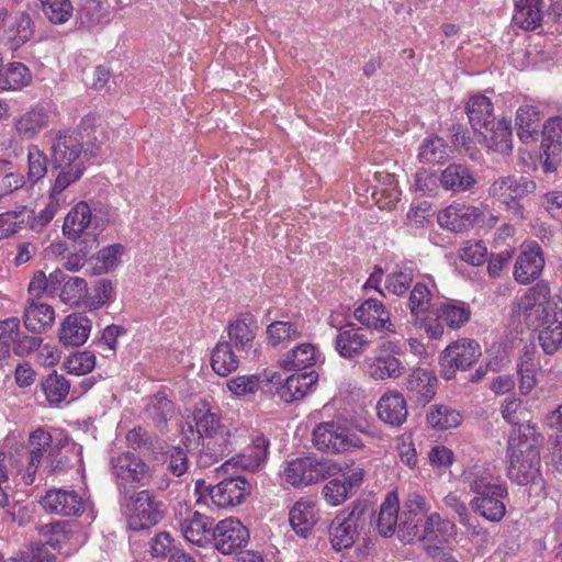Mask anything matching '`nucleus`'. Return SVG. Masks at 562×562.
Masks as SVG:
<instances>
[{"instance_id": "1", "label": "nucleus", "mask_w": 562, "mask_h": 562, "mask_svg": "<svg viewBox=\"0 0 562 562\" xmlns=\"http://www.w3.org/2000/svg\"><path fill=\"white\" fill-rule=\"evenodd\" d=\"M45 139L50 143L49 151L56 176L79 180L86 169L81 158L83 148L85 156H98L108 135L101 117L89 114L82 119L77 131L49 132L45 134Z\"/></svg>"}, {"instance_id": "2", "label": "nucleus", "mask_w": 562, "mask_h": 562, "mask_svg": "<svg viewBox=\"0 0 562 562\" xmlns=\"http://www.w3.org/2000/svg\"><path fill=\"white\" fill-rule=\"evenodd\" d=\"M402 512V541H419L429 554H435L454 533V525L437 513L424 517L430 509L426 498L411 494Z\"/></svg>"}, {"instance_id": "3", "label": "nucleus", "mask_w": 562, "mask_h": 562, "mask_svg": "<svg viewBox=\"0 0 562 562\" xmlns=\"http://www.w3.org/2000/svg\"><path fill=\"white\" fill-rule=\"evenodd\" d=\"M198 441L186 437L188 449H199L198 462L207 467L231 453L237 443L234 429L223 424L221 417L206 403L196 406L193 413Z\"/></svg>"}, {"instance_id": "4", "label": "nucleus", "mask_w": 562, "mask_h": 562, "mask_svg": "<svg viewBox=\"0 0 562 562\" xmlns=\"http://www.w3.org/2000/svg\"><path fill=\"white\" fill-rule=\"evenodd\" d=\"M541 436L531 424L513 428L507 441V476L518 485L535 481L540 474Z\"/></svg>"}, {"instance_id": "5", "label": "nucleus", "mask_w": 562, "mask_h": 562, "mask_svg": "<svg viewBox=\"0 0 562 562\" xmlns=\"http://www.w3.org/2000/svg\"><path fill=\"white\" fill-rule=\"evenodd\" d=\"M540 291L530 289L520 301V306L527 311L537 306L539 315V342L547 355H553L562 346V303H538Z\"/></svg>"}, {"instance_id": "6", "label": "nucleus", "mask_w": 562, "mask_h": 562, "mask_svg": "<svg viewBox=\"0 0 562 562\" xmlns=\"http://www.w3.org/2000/svg\"><path fill=\"white\" fill-rule=\"evenodd\" d=\"M341 471V465L331 459L304 457L289 461L282 471V479L300 488L335 476Z\"/></svg>"}, {"instance_id": "7", "label": "nucleus", "mask_w": 562, "mask_h": 562, "mask_svg": "<svg viewBox=\"0 0 562 562\" xmlns=\"http://www.w3.org/2000/svg\"><path fill=\"white\" fill-rule=\"evenodd\" d=\"M313 443L324 452L345 453L363 447L361 438L341 420L318 424L313 429Z\"/></svg>"}, {"instance_id": "8", "label": "nucleus", "mask_w": 562, "mask_h": 562, "mask_svg": "<svg viewBox=\"0 0 562 562\" xmlns=\"http://www.w3.org/2000/svg\"><path fill=\"white\" fill-rule=\"evenodd\" d=\"M111 473L116 485L127 493L130 490L149 485L151 468L132 452H122L110 460Z\"/></svg>"}, {"instance_id": "9", "label": "nucleus", "mask_w": 562, "mask_h": 562, "mask_svg": "<svg viewBox=\"0 0 562 562\" xmlns=\"http://www.w3.org/2000/svg\"><path fill=\"white\" fill-rule=\"evenodd\" d=\"M127 526L132 530H142L157 525L164 517V503L150 491L135 492L126 499Z\"/></svg>"}, {"instance_id": "10", "label": "nucleus", "mask_w": 562, "mask_h": 562, "mask_svg": "<svg viewBox=\"0 0 562 562\" xmlns=\"http://www.w3.org/2000/svg\"><path fill=\"white\" fill-rule=\"evenodd\" d=\"M536 190V183L522 176H502L493 181L488 194L506 210L512 211L514 217L521 220L522 206L520 200Z\"/></svg>"}, {"instance_id": "11", "label": "nucleus", "mask_w": 562, "mask_h": 562, "mask_svg": "<svg viewBox=\"0 0 562 562\" xmlns=\"http://www.w3.org/2000/svg\"><path fill=\"white\" fill-rule=\"evenodd\" d=\"M480 345L469 338L458 339L441 352L439 361L446 379H451L457 370L471 368L481 357Z\"/></svg>"}, {"instance_id": "12", "label": "nucleus", "mask_w": 562, "mask_h": 562, "mask_svg": "<svg viewBox=\"0 0 562 562\" xmlns=\"http://www.w3.org/2000/svg\"><path fill=\"white\" fill-rule=\"evenodd\" d=\"M393 352V342H383L373 356L367 357L363 360L362 369L364 374L374 381L395 380L402 376L405 372V367Z\"/></svg>"}, {"instance_id": "13", "label": "nucleus", "mask_w": 562, "mask_h": 562, "mask_svg": "<svg viewBox=\"0 0 562 562\" xmlns=\"http://www.w3.org/2000/svg\"><path fill=\"white\" fill-rule=\"evenodd\" d=\"M361 514L353 509L340 512L330 522L329 539L335 551L350 549L360 539Z\"/></svg>"}, {"instance_id": "14", "label": "nucleus", "mask_w": 562, "mask_h": 562, "mask_svg": "<svg viewBox=\"0 0 562 562\" xmlns=\"http://www.w3.org/2000/svg\"><path fill=\"white\" fill-rule=\"evenodd\" d=\"M439 226L451 233H463L484 223L483 211L464 202H453L438 213Z\"/></svg>"}, {"instance_id": "15", "label": "nucleus", "mask_w": 562, "mask_h": 562, "mask_svg": "<svg viewBox=\"0 0 562 562\" xmlns=\"http://www.w3.org/2000/svg\"><path fill=\"white\" fill-rule=\"evenodd\" d=\"M33 22L23 11L8 13L0 10V41L10 49L15 50L31 40Z\"/></svg>"}, {"instance_id": "16", "label": "nucleus", "mask_w": 562, "mask_h": 562, "mask_svg": "<svg viewBox=\"0 0 562 562\" xmlns=\"http://www.w3.org/2000/svg\"><path fill=\"white\" fill-rule=\"evenodd\" d=\"M212 538L217 551L233 554L241 550L249 540L248 529L236 518H225L213 528Z\"/></svg>"}, {"instance_id": "17", "label": "nucleus", "mask_w": 562, "mask_h": 562, "mask_svg": "<svg viewBox=\"0 0 562 562\" xmlns=\"http://www.w3.org/2000/svg\"><path fill=\"white\" fill-rule=\"evenodd\" d=\"M544 267V257L540 245L535 240L525 241L514 267V278L520 284H529L538 279Z\"/></svg>"}, {"instance_id": "18", "label": "nucleus", "mask_w": 562, "mask_h": 562, "mask_svg": "<svg viewBox=\"0 0 562 562\" xmlns=\"http://www.w3.org/2000/svg\"><path fill=\"white\" fill-rule=\"evenodd\" d=\"M364 470L353 468L344 473L341 479L329 480L322 488V496L326 504L336 507L349 499L362 485Z\"/></svg>"}, {"instance_id": "19", "label": "nucleus", "mask_w": 562, "mask_h": 562, "mask_svg": "<svg viewBox=\"0 0 562 562\" xmlns=\"http://www.w3.org/2000/svg\"><path fill=\"white\" fill-rule=\"evenodd\" d=\"M177 525L184 539L199 547H203L212 537L213 520L187 506L180 507Z\"/></svg>"}, {"instance_id": "20", "label": "nucleus", "mask_w": 562, "mask_h": 562, "mask_svg": "<svg viewBox=\"0 0 562 562\" xmlns=\"http://www.w3.org/2000/svg\"><path fill=\"white\" fill-rule=\"evenodd\" d=\"M461 480L474 496L506 487L495 467L486 463L465 468L461 474Z\"/></svg>"}, {"instance_id": "21", "label": "nucleus", "mask_w": 562, "mask_h": 562, "mask_svg": "<svg viewBox=\"0 0 562 562\" xmlns=\"http://www.w3.org/2000/svg\"><path fill=\"white\" fill-rule=\"evenodd\" d=\"M40 503L45 512L60 516H78L85 510L83 498L75 491L63 488L48 490Z\"/></svg>"}, {"instance_id": "22", "label": "nucleus", "mask_w": 562, "mask_h": 562, "mask_svg": "<svg viewBox=\"0 0 562 562\" xmlns=\"http://www.w3.org/2000/svg\"><path fill=\"white\" fill-rule=\"evenodd\" d=\"M372 345V334L361 327L347 326L341 328L335 339V349L347 360L362 356Z\"/></svg>"}, {"instance_id": "23", "label": "nucleus", "mask_w": 562, "mask_h": 562, "mask_svg": "<svg viewBox=\"0 0 562 562\" xmlns=\"http://www.w3.org/2000/svg\"><path fill=\"white\" fill-rule=\"evenodd\" d=\"M355 318L368 328L382 331L384 335L395 334V325L384 304L376 299H367L353 312Z\"/></svg>"}, {"instance_id": "24", "label": "nucleus", "mask_w": 562, "mask_h": 562, "mask_svg": "<svg viewBox=\"0 0 562 562\" xmlns=\"http://www.w3.org/2000/svg\"><path fill=\"white\" fill-rule=\"evenodd\" d=\"M92 329L91 319L83 313L67 315L58 328V340L65 347H80L89 338Z\"/></svg>"}, {"instance_id": "25", "label": "nucleus", "mask_w": 562, "mask_h": 562, "mask_svg": "<svg viewBox=\"0 0 562 562\" xmlns=\"http://www.w3.org/2000/svg\"><path fill=\"white\" fill-rule=\"evenodd\" d=\"M247 481L241 476L229 477L206 487L212 503L218 508L239 505L246 495Z\"/></svg>"}, {"instance_id": "26", "label": "nucleus", "mask_w": 562, "mask_h": 562, "mask_svg": "<svg viewBox=\"0 0 562 562\" xmlns=\"http://www.w3.org/2000/svg\"><path fill=\"white\" fill-rule=\"evenodd\" d=\"M22 318L24 327L29 331L40 335L53 327L56 313L50 304L35 299H27Z\"/></svg>"}, {"instance_id": "27", "label": "nucleus", "mask_w": 562, "mask_h": 562, "mask_svg": "<svg viewBox=\"0 0 562 562\" xmlns=\"http://www.w3.org/2000/svg\"><path fill=\"white\" fill-rule=\"evenodd\" d=\"M56 438L57 437H55L53 434L42 428L34 430L30 435L29 442L31 450L27 457L25 473L23 474V481L26 484H32L34 482L36 470L41 464L44 454L47 452L48 456L53 450Z\"/></svg>"}, {"instance_id": "28", "label": "nucleus", "mask_w": 562, "mask_h": 562, "mask_svg": "<svg viewBox=\"0 0 562 562\" xmlns=\"http://www.w3.org/2000/svg\"><path fill=\"white\" fill-rule=\"evenodd\" d=\"M54 114L44 104H37L22 114L14 123V130L22 139H33L53 122Z\"/></svg>"}, {"instance_id": "29", "label": "nucleus", "mask_w": 562, "mask_h": 562, "mask_svg": "<svg viewBox=\"0 0 562 562\" xmlns=\"http://www.w3.org/2000/svg\"><path fill=\"white\" fill-rule=\"evenodd\" d=\"M437 381L434 372L422 368L414 369L406 381L408 398L425 406L436 394Z\"/></svg>"}, {"instance_id": "30", "label": "nucleus", "mask_w": 562, "mask_h": 562, "mask_svg": "<svg viewBox=\"0 0 562 562\" xmlns=\"http://www.w3.org/2000/svg\"><path fill=\"white\" fill-rule=\"evenodd\" d=\"M508 496L507 486L470 501L472 510L492 522H499L506 515L504 499Z\"/></svg>"}, {"instance_id": "31", "label": "nucleus", "mask_w": 562, "mask_h": 562, "mask_svg": "<svg viewBox=\"0 0 562 562\" xmlns=\"http://www.w3.org/2000/svg\"><path fill=\"white\" fill-rule=\"evenodd\" d=\"M98 227V220L92 214L91 207L85 201L78 202L67 213L63 232L68 238L76 239L82 234H88L90 228Z\"/></svg>"}, {"instance_id": "32", "label": "nucleus", "mask_w": 562, "mask_h": 562, "mask_svg": "<svg viewBox=\"0 0 562 562\" xmlns=\"http://www.w3.org/2000/svg\"><path fill=\"white\" fill-rule=\"evenodd\" d=\"M318 375L315 371L292 374L279 383L277 393L285 403L302 400L316 385Z\"/></svg>"}, {"instance_id": "33", "label": "nucleus", "mask_w": 562, "mask_h": 562, "mask_svg": "<svg viewBox=\"0 0 562 562\" xmlns=\"http://www.w3.org/2000/svg\"><path fill=\"white\" fill-rule=\"evenodd\" d=\"M78 181V179L67 178L65 176H56L54 183L49 190L48 202L44 210L36 216L35 221L40 226L47 225L56 215V213L68 202L66 189Z\"/></svg>"}, {"instance_id": "34", "label": "nucleus", "mask_w": 562, "mask_h": 562, "mask_svg": "<svg viewBox=\"0 0 562 562\" xmlns=\"http://www.w3.org/2000/svg\"><path fill=\"white\" fill-rule=\"evenodd\" d=\"M46 459L50 472L63 471L75 463H81V447L58 434L54 448Z\"/></svg>"}, {"instance_id": "35", "label": "nucleus", "mask_w": 562, "mask_h": 562, "mask_svg": "<svg viewBox=\"0 0 562 562\" xmlns=\"http://www.w3.org/2000/svg\"><path fill=\"white\" fill-rule=\"evenodd\" d=\"M402 514L400 515V502L395 493H389L380 506L379 514L374 519L378 532L383 537L392 536L398 529L400 538Z\"/></svg>"}, {"instance_id": "36", "label": "nucleus", "mask_w": 562, "mask_h": 562, "mask_svg": "<svg viewBox=\"0 0 562 562\" xmlns=\"http://www.w3.org/2000/svg\"><path fill=\"white\" fill-rule=\"evenodd\" d=\"M269 441L263 436H257L250 446H248L241 453L233 457L223 465L237 467L247 471L258 470L266 461L268 453Z\"/></svg>"}, {"instance_id": "37", "label": "nucleus", "mask_w": 562, "mask_h": 562, "mask_svg": "<svg viewBox=\"0 0 562 562\" xmlns=\"http://www.w3.org/2000/svg\"><path fill=\"white\" fill-rule=\"evenodd\" d=\"M257 322L249 313L240 314L227 326L228 342L240 352L252 346L256 336Z\"/></svg>"}, {"instance_id": "38", "label": "nucleus", "mask_w": 562, "mask_h": 562, "mask_svg": "<svg viewBox=\"0 0 562 562\" xmlns=\"http://www.w3.org/2000/svg\"><path fill=\"white\" fill-rule=\"evenodd\" d=\"M379 418L392 426H401L407 417L404 396L397 391H391L381 396L376 404Z\"/></svg>"}, {"instance_id": "39", "label": "nucleus", "mask_w": 562, "mask_h": 562, "mask_svg": "<svg viewBox=\"0 0 562 562\" xmlns=\"http://www.w3.org/2000/svg\"><path fill=\"white\" fill-rule=\"evenodd\" d=\"M303 335V325L292 321H276L266 329L267 342L272 348L284 349Z\"/></svg>"}, {"instance_id": "40", "label": "nucleus", "mask_w": 562, "mask_h": 562, "mask_svg": "<svg viewBox=\"0 0 562 562\" xmlns=\"http://www.w3.org/2000/svg\"><path fill=\"white\" fill-rule=\"evenodd\" d=\"M484 138L488 149L495 150L503 155H508L512 149V130L510 124L505 119L493 120L487 128L479 132Z\"/></svg>"}, {"instance_id": "41", "label": "nucleus", "mask_w": 562, "mask_h": 562, "mask_svg": "<svg viewBox=\"0 0 562 562\" xmlns=\"http://www.w3.org/2000/svg\"><path fill=\"white\" fill-rule=\"evenodd\" d=\"M316 503L310 499L295 502L289 513L292 529L301 537H306L317 521Z\"/></svg>"}, {"instance_id": "42", "label": "nucleus", "mask_w": 562, "mask_h": 562, "mask_svg": "<svg viewBox=\"0 0 562 562\" xmlns=\"http://www.w3.org/2000/svg\"><path fill=\"white\" fill-rule=\"evenodd\" d=\"M322 353L316 345L303 342L289 350L280 360L284 370H303L313 367Z\"/></svg>"}, {"instance_id": "43", "label": "nucleus", "mask_w": 562, "mask_h": 562, "mask_svg": "<svg viewBox=\"0 0 562 562\" xmlns=\"http://www.w3.org/2000/svg\"><path fill=\"white\" fill-rule=\"evenodd\" d=\"M539 368L538 351L535 345H526L517 363L519 390L529 394L537 384L536 373Z\"/></svg>"}, {"instance_id": "44", "label": "nucleus", "mask_w": 562, "mask_h": 562, "mask_svg": "<svg viewBox=\"0 0 562 562\" xmlns=\"http://www.w3.org/2000/svg\"><path fill=\"white\" fill-rule=\"evenodd\" d=\"M60 301L70 306L79 307L81 305L87 307L89 301L88 283L80 277H69L61 271L60 283Z\"/></svg>"}, {"instance_id": "45", "label": "nucleus", "mask_w": 562, "mask_h": 562, "mask_svg": "<svg viewBox=\"0 0 562 562\" xmlns=\"http://www.w3.org/2000/svg\"><path fill=\"white\" fill-rule=\"evenodd\" d=\"M462 422L461 412L447 404L432 405L426 415L427 426L436 431L457 428Z\"/></svg>"}, {"instance_id": "46", "label": "nucleus", "mask_w": 562, "mask_h": 562, "mask_svg": "<svg viewBox=\"0 0 562 562\" xmlns=\"http://www.w3.org/2000/svg\"><path fill=\"white\" fill-rule=\"evenodd\" d=\"M467 114L475 132H483L495 119L493 115V104L491 100L483 94L471 97L465 106Z\"/></svg>"}, {"instance_id": "47", "label": "nucleus", "mask_w": 562, "mask_h": 562, "mask_svg": "<svg viewBox=\"0 0 562 562\" xmlns=\"http://www.w3.org/2000/svg\"><path fill=\"white\" fill-rule=\"evenodd\" d=\"M440 184L452 192H464L475 184V178L471 170L461 164H451L440 176Z\"/></svg>"}, {"instance_id": "48", "label": "nucleus", "mask_w": 562, "mask_h": 562, "mask_svg": "<svg viewBox=\"0 0 562 562\" xmlns=\"http://www.w3.org/2000/svg\"><path fill=\"white\" fill-rule=\"evenodd\" d=\"M436 315L450 329H459L469 322L471 308L465 302L447 300L438 305Z\"/></svg>"}, {"instance_id": "49", "label": "nucleus", "mask_w": 562, "mask_h": 562, "mask_svg": "<svg viewBox=\"0 0 562 562\" xmlns=\"http://www.w3.org/2000/svg\"><path fill=\"white\" fill-rule=\"evenodd\" d=\"M543 19L542 0H517L514 21L525 30H535L541 25Z\"/></svg>"}, {"instance_id": "50", "label": "nucleus", "mask_w": 562, "mask_h": 562, "mask_svg": "<svg viewBox=\"0 0 562 562\" xmlns=\"http://www.w3.org/2000/svg\"><path fill=\"white\" fill-rule=\"evenodd\" d=\"M239 366V356L233 350L231 342L220 340L212 350L211 367L221 376H227Z\"/></svg>"}, {"instance_id": "51", "label": "nucleus", "mask_w": 562, "mask_h": 562, "mask_svg": "<svg viewBox=\"0 0 562 562\" xmlns=\"http://www.w3.org/2000/svg\"><path fill=\"white\" fill-rule=\"evenodd\" d=\"M542 116L537 106L525 104L516 112L518 136L524 142L535 139L539 133Z\"/></svg>"}, {"instance_id": "52", "label": "nucleus", "mask_w": 562, "mask_h": 562, "mask_svg": "<svg viewBox=\"0 0 562 562\" xmlns=\"http://www.w3.org/2000/svg\"><path fill=\"white\" fill-rule=\"evenodd\" d=\"M1 71V90H18L31 82L30 70L22 63H9L7 65L2 64Z\"/></svg>"}, {"instance_id": "53", "label": "nucleus", "mask_w": 562, "mask_h": 562, "mask_svg": "<svg viewBox=\"0 0 562 562\" xmlns=\"http://www.w3.org/2000/svg\"><path fill=\"white\" fill-rule=\"evenodd\" d=\"M16 472L13 457L0 451V509L10 505L13 495L11 482Z\"/></svg>"}, {"instance_id": "54", "label": "nucleus", "mask_w": 562, "mask_h": 562, "mask_svg": "<svg viewBox=\"0 0 562 562\" xmlns=\"http://www.w3.org/2000/svg\"><path fill=\"white\" fill-rule=\"evenodd\" d=\"M26 179L22 173L9 171L0 180V206L8 207L21 190L26 186Z\"/></svg>"}, {"instance_id": "55", "label": "nucleus", "mask_w": 562, "mask_h": 562, "mask_svg": "<svg viewBox=\"0 0 562 562\" xmlns=\"http://www.w3.org/2000/svg\"><path fill=\"white\" fill-rule=\"evenodd\" d=\"M449 157V147L440 137H429L423 142L418 159L423 164H441Z\"/></svg>"}, {"instance_id": "56", "label": "nucleus", "mask_w": 562, "mask_h": 562, "mask_svg": "<svg viewBox=\"0 0 562 562\" xmlns=\"http://www.w3.org/2000/svg\"><path fill=\"white\" fill-rule=\"evenodd\" d=\"M45 18L54 24H64L74 13L71 0H38Z\"/></svg>"}, {"instance_id": "57", "label": "nucleus", "mask_w": 562, "mask_h": 562, "mask_svg": "<svg viewBox=\"0 0 562 562\" xmlns=\"http://www.w3.org/2000/svg\"><path fill=\"white\" fill-rule=\"evenodd\" d=\"M47 169L48 159L46 154L37 145H30L27 147L26 182L35 184L46 176Z\"/></svg>"}, {"instance_id": "58", "label": "nucleus", "mask_w": 562, "mask_h": 562, "mask_svg": "<svg viewBox=\"0 0 562 562\" xmlns=\"http://www.w3.org/2000/svg\"><path fill=\"white\" fill-rule=\"evenodd\" d=\"M123 254V247L121 245H112L101 249L91 260L94 262L92 272L93 274L106 273L115 269Z\"/></svg>"}, {"instance_id": "59", "label": "nucleus", "mask_w": 562, "mask_h": 562, "mask_svg": "<svg viewBox=\"0 0 562 562\" xmlns=\"http://www.w3.org/2000/svg\"><path fill=\"white\" fill-rule=\"evenodd\" d=\"M60 270H55L48 277L43 271H36L29 283V299L40 300L45 292L55 291L60 283Z\"/></svg>"}, {"instance_id": "60", "label": "nucleus", "mask_w": 562, "mask_h": 562, "mask_svg": "<svg viewBox=\"0 0 562 562\" xmlns=\"http://www.w3.org/2000/svg\"><path fill=\"white\" fill-rule=\"evenodd\" d=\"M414 278V267L412 263H405L397 270L387 274L385 279V290L395 295H402L409 289Z\"/></svg>"}, {"instance_id": "61", "label": "nucleus", "mask_w": 562, "mask_h": 562, "mask_svg": "<svg viewBox=\"0 0 562 562\" xmlns=\"http://www.w3.org/2000/svg\"><path fill=\"white\" fill-rule=\"evenodd\" d=\"M543 140L542 147L544 148L546 155L555 156L562 149L561 136H562V119L551 117L543 125Z\"/></svg>"}, {"instance_id": "62", "label": "nucleus", "mask_w": 562, "mask_h": 562, "mask_svg": "<svg viewBox=\"0 0 562 562\" xmlns=\"http://www.w3.org/2000/svg\"><path fill=\"white\" fill-rule=\"evenodd\" d=\"M146 414L150 417L158 428H164L167 420L173 416V404L162 394L151 397L146 408Z\"/></svg>"}, {"instance_id": "63", "label": "nucleus", "mask_w": 562, "mask_h": 562, "mask_svg": "<svg viewBox=\"0 0 562 562\" xmlns=\"http://www.w3.org/2000/svg\"><path fill=\"white\" fill-rule=\"evenodd\" d=\"M42 389L50 404H58L69 394L70 384L64 375L54 372L42 383Z\"/></svg>"}, {"instance_id": "64", "label": "nucleus", "mask_w": 562, "mask_h": 562, "mask_svg": "<svg viewBox=\"0 0 562 562\" xmlns=\"http://www.w3.org/2000/svg\"><path fill=\"white\" fill-rule=\"evenodd\" d=\"M95 367L93 352L85 350L70 355L64 362V368L70 374L83 375L91 372Z\"/></svg>"}]
</instances>
